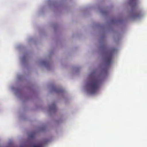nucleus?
Wrapping results in <instances>:
<instances>
[{"mask_svg": "<svg viewBox=\"0 0 147 147\" xmlns=\"http://www.w3.org/2000/svg\"><path fill=\"white\" fill-rule=\"evenodd\" d=\"M92 75L93 76L91 81L88 84V86L91 94L96 93L98 90L101 82V80L99 76L95 75L94 73Z\"/></svg>", "mask_w": 147, "mask_h": 147, "instance_id": "1", "label": "nucleus"}, {"mask_svg": "<svg viewBox=\"0 0 147 147\" xmlns=\"http://www.w3.org/2000/svg\"><path fill=\"white\" fill-rule=\"evenodd\" d=\"M112 59V52L107 55L105 59L106 64L107 65H109L111 63Z\"/></svg>", "mask_w": 147, "mask_h": 147, "instance_id": "2", "label": "nucleus"}, {"mask_svg": "<svg viewBox=\"0 0 147 147\" xmlns=\"http://www.w3.org/2000/svg\"><path fill=\"white\" fill-rule=\"evenodd\" d=\"M140 16H141L140 14L138 13V14H137L135 16V17H139Z\"/></svg>", "mask_w": 147, "mask_h": 147, "instance_id": "3", "label": "nucleus"}, {"mask_svg": "<svg viewBox=\"0 0 147 147\" xmlns=\"http://www.w3.org/2000/svg\"><path fill=\"white\" fill-rule=\"evenodd\" d=\"M33 147H41L40 144H38L37 145H34L33 146Z\"/></svg>", "mask_w": 147, "mask_h": 147, "instance_id": "4", "label": "nucleus"}, {"mask_svg": "<svg viewBox=\"0 0 147 147\" xmlns=\"http://www.w3.org/2000/svg\"><path fill=\"white\" fill-rule=\"evenodd\" d=\"M133 3H135L137 0H130Z\"/></svg>", "mask_w": 147, "mask_h": 147, "instance_id": "5", "label": "nucleus"}]
</instances>
